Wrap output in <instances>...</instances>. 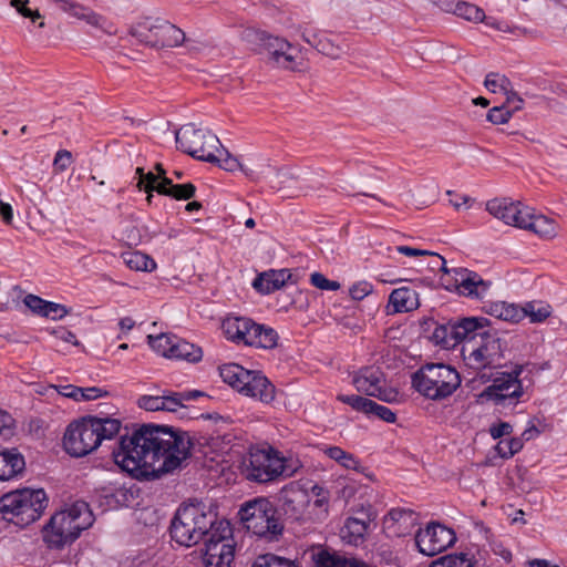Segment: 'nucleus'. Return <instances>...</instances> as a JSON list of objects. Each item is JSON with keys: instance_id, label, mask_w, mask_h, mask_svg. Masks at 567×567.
<instances>
[{"instance_id": "f03ea898", "label": "nucleus", "mask_w": 567, "mask_h": 567, "mask_svg": "<svg viewBox=\"0 0 567 567\" xmlns=\"http://www.w3.org/2000/svg\"><path fill=\"white\" fill-rule=\"evenodd\" d=\"M120 430L121 421L117 419L87 415L69 424L63 446L71 456L82 457L96 450L102 441L112 440Z\"/></svg>"}, {"instance_id": "ea45409f", "label": "nucleus", "mask_w": 567, "mask_h": 567, "mask_svg": "<svg viewBox=\"0 0 567 567\" xmlns=\"http://www.w3.org/2000/svg\"><path fill=\"white\" fill-rule=\"evenodd\" d=\"M175 336H168L165 333H161L158 336H148V344L150 347L156 351L158 354L171 359L174 342H175Z\"/></svg>"}, {"instance_id": "1a4fd4ad", "label": "nucleus", "mask_w": 567, "mask_h": 567, "mask_svg": "<svg viewBox=\"0 0 567 567\" xmlns=\"http://www.w3.org/2000/svg\"><path fill=\"white\" fill-rule=\"evenodd\" d=\"M221 329L228 340L246 346L274 349L278 333L270 327L258 324L249 318L230 316L223 320Z\"/></svg>"}, {"instance_id": "5fc2aeb1", "label": "nucleus", "mask_w": 567, "mask_h": 567, "mask_svg": "<svg viewBox=\"0 0 567 567\" xmlns=\"http://www.w3.org/2000/svg\"><path fill=\"white\" fill-rule=\"evenodd\" d=\"M69 312L70 310L65 306L49 301L48 305L45 306L43 317L52 320H60L64 318L66 315H69Z\"/></svg>"}, {"instance_id": "412c9836", "label": "nucleus", "mask_w": 567, "mask_h": 567, "mask_svg": "<svg viewBox=\"0 0 567 567\" xmlns=\"http://www.w3.org/2000/svg\"><path fill=\"white\" fill-rule=\"evenodd\" d=\"M299 32L305 42L331 59H340L346 52L342 44L336 43L321 31L313 30L308 25H300Z\"/></svg>"}, {"instance_id": "dca6fc26", "label": "nucleus", "mask_w": 567, "mask_h": 567, "mask_svg": "<svg viewBox=\"0 0 567 567\" xmlns=\"http://www.w3.org/2000/svg\"><path fill=\"white\" fill-rule=\"evenodd\" d=\"M355 389L369 396H375L385 402L396 400L398 392L385 388L383 372L379 368L365 367L360 369L352 380Z\"/></svg>"}, {"instance_id": "c03bdc74", "label": "nucleus", "mask_w": 567, "mask_h": 567, "mask_svg": "<svg viewBox=\"0 0 567 567\" xmlns=\"http://www.w3.org/2000/svg\"><path fill=\"white\" fill-rule=\"evenodd\" d=\"M252 567H297L291 560L272 555L265 554L259 556Z\"/></svg>"}, {"instance_id": "338daca9", "label": "nucleus", "mask_w": 567, "mask_h": 567, "mask_svg": "<svg viewBox=\"0 0 567 567\" xmlns=\"http://www.w3.org/2000/svg\"><path fill=\"white\" fill-rule=\"evenodd\" d=\"M0 216L7 225H10L13 219V212L10 204L0 200Z\"/></svg>"}, {"instance_id": "4d7b16f0", "label": "nucleus", "mask_w": 567, "mask_h": 567, "mask_svg": "<svg viewBox=\"0 0 567 567\" xmlns=\"http://www.w3.org/2000/svg\"><path fill=\"white\" fill-rule=\"evenodd\" d=\"M378 416L380 420L392 423L395 421V413L389 408L378 404L373 401V406L370 409V413Z\"/></svg>"}, {"instance_id": "680f3d73", "label": "nucleus", "mask_w": 567, "mask_h": 567, "mask_svg": "<svg viewBox=\"0 0 567 567\" xmlns=\"http://www.w3.org/2000/svg\"><path fill=\"white\" fill-rule=\"evenodd\" d=\"M513 432V426L507 422H499L494 424L489 429V434L494 440H497L504 435H509Z\"/></svg>"}, {"instance_id": "7ed1b4c3", "label": "nucleus", "mask_w": 567, "mask_h": 567, "mask_svg": "<svg viewBox=\"0 0 567 567\" xmlns=\"http://www.w3.org/2000/svg\"><path fill=\"white\" fill-rule=\"evenodd\" d=\"M218 523L213 507L202 502L184 504L178 507L171 522V537L177 544L190 547L198 544L204 536L216 533Z\"/></svg>"}, {"instance_id": "de8ad7c7", "label": "nucleus", "mask_w": 567, "mask_h": 567, "mask_svg": "<svg viewBox=\"0 0 567 567\" xmlns=\"http://www.w3.org/2000/svg\"><path fill=\"white\" fill-rule=\"evenodd\" d=\"M136 174L140 178L137 186L146 193L157 192V187L162 185V181H157V176L152 172L144 173V169L138 167L136 168Z\"/></svg>"}, {"instance_id": "20e7f679", "label": "nucleus", "mask_w": 567, "mask_h": 567, "mask_svg": "<svg viewBox=\"0 0 567 567\" xmlns=\"http://www.w3.org/2000/svg\"><path fill=\"white\" fill-rule=\"evenodd\" d=\"M94 516L84 501H76L66 509L51 516L42 530L43 542L51 549H62L92 526Z\"/></svg>"}, {"instance_id": "bb28decb", "label": "nucleus", "mask_w": 567, "mask_h": 567, "mask_svg": "<svg viewBox=\"0 0 567 567\" xmlns=\"http://www.w3.org/2000/svg\"><path fill=\"white\" fill-rule=\"evenodd\" d=\"M181 396L175 395L173 391H163L162 394L142 395L137 400V405L151 412L166 411L176 412L179 409Z\"/></svg>"}, {"instance_id": "a18cd8bd", "label": "nucleus", "mask_w": 567, "mask_h": 567, "mask_svg": "<svg viewBox=\"0 0 567 567\" xmlns=\"http://www.w3.org/2000/svg\"><path fill=\"white\" fill-rule=\"evenodd\" d=\"M523 449V441L518 437L499 441L496 450L501 457L511 458Z\"/></svg>"}, {"instance_id": "8fccbe9b", "label": "nucleus", "mask_w": 567, "mask_h": 567, "mask_svg": "<svg viewBox=\"0 0 567 567\" xmlns=\"http://www.w3.org/2000/svg\"><path fill=\"white\" fill-rule=\"evenodd\" d=\"M430 567H470L468 561L465 557L447 555L433 561Z\"/></svg>"}, {"instance_id": "ddd939ff", "label": "nucleus", "mask_w": 567, "mask_h": 567, "mask_svg": "<svg viewBox=\"0 0 567 567\" xmlns=\"http://www.w3.org/2000/svg\"><path fill=\"white\" fill-rule=\"evenodd\" d=\"M231 528L227 520H220L216 533L205 543L204 563L206 567H230L235 557V544L230 539Z\"/></svg>"}, {"instance_id": "13d9d810", "label": "nucleus", "mask_w": 567, "mask_h": 567, "mask_svg": "<svg viewBox=\"0 0 567 567\" xmlns=\"http://www.w3.org/2000/svg\"><path fill=\"white\" fill-rule=\"evenodd\" d=\"M373 290V287L371 284L367 281H360L354 284L350 288V295L354 300H362L364 297L370 295Z\"/></svg>"}, {"instance_id": "2eb2a0df", "label": "nucleus", "mask_w": 567, "mask_h": 567, "mask_svg": "<svg viewBox=\"0 0 567 567\" xmlns=\"http://www.w3.org/2000/svg\"><path fill=\"white\" fill-rule=\"evenodd\" d=\"M455 540V533L439 523L429 524L415 535V544L419 551L430 557L444 551L452 546Z\"/></svg>"}, {"instance_id": "a211bd4d", "label": "nucleus", "mask_w": 567, "mask_h": 567, "mask_svg": "<svg viewBox=\"0 0 567 567\" xmlns=\"http://www.w3.org/2000/svg\"><path fill=\"white\" fill-rule=\"evenodd\" d=\"M445 281L447 290L454 289L460 295L472 298H483L491 285L478 274L466 268H453V281Z\"/></svg>"}, {"instance_id": "37998d69", "label": "nucleus", "mask_w": 567, "mask_h": 567, "mask_svg": "<svg viewBox=\"0 0 567 567\" xmlns=\"http://www.w3.org/2000/svg\"><path fill=\"white\" fill-rule=\"evenodd\" d=\"M337 399L340 402L350 405L353 410L364 412L367 414L370 413V409L373 406L372 400L355 394H339Z\"/></svg>"}, {"instance_id": "2f4dec72", "label": "nucleus", "mask_w": 567, "mask_h": 567, "mask_svg": "<svg viewBox=\"0 0 567 567\" xmlns=\"http://www.w3.org/2000/svg\"><path fill=\"white\" fill-rule=\"evenodd\" d=\"M24 468V458L16 450L0 452V481L14 477Z\"/></svg>"}, {"instance_id": "7c9ffc66", "label": "nucleus", "mask_w": 567, "mask_h": 567, "mask_svg": "<svg viewBox=\"0 0 567 567\" xmlns=\"http://www.w3.org/2000/svg\"><path fill=\"white\" fill-rule=\"evenodd\" d=\"M487 313L503 321L516 323L525 318L522 307L506 301L491 302L486 306Z\"/></svg>"}, {"instance_id": "aec40b11", "label": "nucleus", "mask_w": 567, "mask_h": 567, "mask_svg": "<svg viewBox=\"0 0 567 567\" xmlns=\"http://www.w3.org/2000/svg\"><path fill=\"white\" fill-rule=\"evenodd\" d=\"M214 157L215 159L212 163L217 164L220 168L227 172H235L239 169L251 181H258L265 174L266 169L270 167L268 163H259L255 168L247 167L221 145L217 146V150L214 151Z\"/></svg>"}, {"instance_id": "9b49d317", "label": "nucleus", "mask_w": 567, "mask_h": 567, "mask_svg": "<svg viewBox=\"0 0 567 567\" xmlns=\"http://www.w3.org/2000/svg\"><path fill=\"white\" fill-rule=\"evenodd\" d=\"M502 343L495 333L487 332L473 342L463 343L462 357L465 364L473 370L496 367L502 358Z\"/></svg>"}, {"instance_id": "bf43d9fd", "label": "nucleus", "mask_w": 567, "mask_h": 567, "mask_svg": "<svg viewBox=\"0 0 567 567\" xmlns=\"http://www.w3.org/2000/svg\"><path fill=\"white\" fill-rule=\"evenodd\" d=\"M71 153L66 150H61L55 154L53 166L56 171L63 172L71 165Z\"/></svg>"}, {"instance_id": "09e8293b", "label": "nucleus", "mask_w": 567, "mask_h": 567, "mask_svg": "<svg viewBox=\"0 0 567 567\" xmlns=\"http://www.w3.org/2000/svg\"><path fill=\"white\" fill-rule=\"evenodd\" d=\"M513 115V111L505 105L494 106L487 113V120L493 124H505Z\"/></svg>"}, {"instance_id": "864d4df0", "label": "nucleus", "mask_w": 567, "mask_h": 567, "mask_svg": "<svg viewBox=\"0 0 567 567\" xmlns=\"http://www.w3.org/2000/svg\"><path fill=\"white\" fill-rule=\"evenodd\" d=\"M452 323L453 322H450L447 326H439L434 329L432 338L436 343L443 344L444 347H453L455 344L450 334Z\"/></svg>"}, {"instance_id": "69168bd1", "label": "nucleus", "mask_w": 567, "mask_h": 567, "mask_svg": "<svg viewBox=\"0 0 567 567\" xmlns=\"http://www.w3.org/2000/svg\"><path fill=\"white\" fill-rule=\"evenodd\" d=\"M396 251L408 257L434 255V252L430 250L417 249L409 246H398Z\"/></svg>"}, {"instance_id": "6e6552de", "label": "nucleus", "mask_w": 567, "mask_h": 567, "mask_svg": "<svg viewBox=\"0 0 567 567\" xmlns=\"http://www.w3.org/2000/svg\"><path fill=\"white\" fill-rule=\"evenodd\" d=\"M219 375L243 395L262 403H270L275 399L274 384L260 371L247 370L237 363H226L219 367Z\"/></svg>"}, {"instance_id": "5701e85b", "label": "nucleus", "mask_w": 567, "mask_h": 567, "mask_svg": "<svg viewBox=\"0 0 567 567\" xmlns=\"http://www.w3.org/2000/svg\"><path fill=\"white\" fill-rule=\"evenodd\" d=\"M487 319L485 318H463L451 324L450 334L454 343L457 342H475L481 338V334H486L484 330Z\"/></svg>"}, {"instance_id": "39448f33", "label": "nucleus", "mask_w": 567, "mask_h": 567, "mask_svg": "<svg viewBox=\"0 0 567 567\" xmlns=\"http://www.w3.org/2000/svg\"><path fill=\"white\" fill-rule=\"evenodd\" d=\"M458 371L445 363H426L412 375V386L431 401H442L461 386Z\"/></svg>"}, {"instance_id": "f8f14e48", "label": "nucleus", "mask_w": 567, "mask_h": 567, "mask_svg": "<svg viewBox=\"0 0 567 567\" xmlns=\"http://www.w3.org/2000/svg\"><path fill=\"white\" fill-rule=\"evenodd\" d=\"M290 475L285 466V458L271 446L252 449L249 453V463L246 466V476L249 481L267 483L280 475Z\"/></svg>"}, {"instance_id": "e433bc0d", "label": "nucleus", "mask_w": 567, "mask_h": 567, "mask_svg": "<svg viewBox=\"0 0 567 567\" xmlns=\"http://www.w3.org/2000/svg\"><path fill=\"white\" fill-rule=\"evenodd\" d=\"M322 451L324 455L336 461L344 468L359 471L360 462L353 454L342 450L339 446H326Z\"/></svg>"}, {"instance_id": "72a5a7b5", "label": "nucleus", "mask_w": 567, "mask_h": 567, "mask_svg": "<svg viewBox=\"0 0 567 567\" xmlns=\"http://www.w3.org/2000/svg\"><path fill=\"white\" fill-rule=\"evenodd\" d=\"M196 187L192 183L173 184L172 179L164 177L162 185L157 187L159 195L171 196L178 200H186L195 195Z\"/></svg>"}, {"instance_id": "4c0bfd02", "label": "nucleus", "mask_w": 567, "mask_h": 567, "mask_svg": "<svg viewBox=\"0 0 567 567\" xmlns=\"http://www.w3.org/2000/svg\"><path fill=\"white\" fill-rule=\"evenodd\" d=\"M126 266L132 270L153 271L156 268L154 259L141 251H132L124 255Z\"/></svg>"}, {"instance_id": "4be33fe9", "label": "nucleus", "mask_w": 567, "mask_h": 567, "mask_svg": "<svg viewBox=\"0 0 567 567\" xmlns=\"http://www.w3.org/2000/svg\"><path fill=\"white\" fill-rule=\"evenodd\" d=\"M279 501L287 516L299 519L308 504V494L295 484H289L279 492Z\"/></svg>"}, {"instance_id": "473e14b6", "label": "nucleus", "mask_w": 567, "mask_h": 567, "mask_svg": "<svg viewBox=\"0 0 567 567\" xmlns=\"http://www.w3.org/2000/svg\"><path fill=\"white\" fill-rule=\"evenodd\" d=\"M58 391L61 395L78 402L95 400L107 394L106 391L97 386L80 388L73 384L61 385Z\"/></svg>"}, {"instance_id": "c756f323", "label": "nucleus", "mask_w": 567, "mask_h": 567, "mask_svg": "<svg viewBox=\"0 0 567 567\" xmlns=\"http://www.w3.org/2000/svg\"><path fill=\"white\" fill-rule=\"evenodd\" d=\"M157 29L159 33L157 34L154 49L176 48L188 41L185 32L167 20L163 19L161 27Z\"/></svg>"}, {"instance_id": "4468645a", "label": "nucleus", "mask_w": 567, "mask_h": 567, "mask_svg": "<svg viewBox=\"0 0 567 567\" xmlns=\"http://www.w3.org/2000/svg\"><path fill=\"white\" fill-rule=\"evenodd\" d=\"M264 51L267 53V63L272 68L288 71L305 69L299 50L284 38L271 35Z\"/></svg>"}, {"instance_id": "6e6d98bb", "label": "nucleus", "mask_w": 567, "mask_h": 567, "mask_svg": "<svg viewBox=\"0 0 567 567\" xmlns=\"http://www.w3.org/2000/svg\"><path fill=\"white\" fill-rule=\"evenodd\" d=\"M14 421L4 410L0 409V436L9 437L13 434Z\"/></svg>"}, {"instance_id": "393cba45", "label": "nucleus", "mask_w": 567, "mask_h": 567, "mask_svg": "<svg viewBox=\"0 0 567 567\" xmlns=\"http://www.w3.org/2000/svg\"><path fill=\"white\" fill-rule=\"evenodd\" d=\"M389 313L411 312L420 307L419 293L408 286L394 289L388 301Z\"/></svg>"}, {"instance_id": "c9c22d12", "label": "nucleus", "mask_w": 567, "mask_h": 567, "mask_svg": "<svg viewBox=\"0 0 567 567\" xmlns=\"http://www.w3.org/2000/svg\"><path fill=\"white\" fill-rule=\"evenodd\" d=\"M239 38L252 50L261 52L265 50L267 41L271 38V34L254 27H245L240 31Z\"/></svg>"}, {"instance_id": "f3484780", "label": "nucleus", "mask_w": 567, "mask_h": 567, "mask_svg": "<svg viewBox=\"0 0 567 567\" xmlns=\"http://www.w3.org/2000/svg\"><path fill=\"white\" fill-rule=\"evenodd\" d=\"M523 367H516L511 373L501 372L482 393V396L501 404L506 400L517 401L523 395L522 382L518 380Z\"/></svg>"}, {"instance_id": "603ef678", "label": "nucleus", "mask_w": 567, "mask_h": 567, "mask_svg": "<svg viewBox=\"0 0 567 567\" xmlns=\"http://www.w3.org/2000/svg\"><path fill=\"white\" fill-rule=\"evenodd\" d=\"M49 301L40 298L39 296L29 293L24 297L23 303L35 315L43 317L45 306Z\"/></svg>"}, {"instance_id": "79ce46f5", "label": "nucleus", "mask_w": 567, "mask_h": 567, "mask_svg": "<svg viewBox=\"0 0 567 567\" xmlns=\"http://www.w3.org/2000/svg\"><path fill=\"white\" fill-rule=\"evenodd\" d=\"M511 84V81L505 75L495 72L488 73L484 81L485 87L492 93L507 92Z\"/></svg>"}, {"instance_id": "49530a36", "label": "nucleus", "mask_w": 567, "mask_h": 567, "mask_svg": "<svg viewBox=\"0 0 567 567\" xmlns=\"http://www.w3.org/2000/svg\"><path fill=\"white\" fill-rule=\"evenodd\" d=\"M344 529L351 542H357L362 538L368 529V524L359 518L349 517L346 522Z\"/></svg>"}, {"instance_id": "a878e982", "label": "nucleus", "mask_w": 567, "mask_h": 567, "mask_svg": "<svg viewBox=\"0 0 567 567\" xmlns=\"http://www.w3.org/2000/svg\"><path fill=\"white\" fill-rule=\"evenodd\" d=\"M520 229L529 230L543 239H551L557 235V224L554 219L540 214H535L528 207L527 216L520 220Z\"/></svg>"}, {"instance_id": "423d86ee", "label": "nucleus", "mask_w": 567, "mask_h": 567, "mask_svg": "<svg viewBox=\"0 0 567 567\" xmlns=\"http://www.w3.org/2000/svg\"><path fill=\"white\" fill-rule=\"evenodd\" d=\"M47 505L48 497L43 489H17L0 497V513L20 527L39 519Z\"/></svg>"}, {"instance_id": "3c124183", "label": "nucleus", "mask_w": 567, "mask_h": 567, "mask_svg": "<svg viewBox=\"0 0 567 567\" xmlns=\"http://www.w3.org/2000/svg\"><path fill=\"white\" fill-rule=\"evenodd\" d=\"M310 282L318 289L336 291L340 289V284L334 280H329L320 272H313L310 276Z\"/></svg>"}, {"instance_id": "6ab92c4d", "label": "nucleus", "mask_w": 567, "mask_h": 567, "mask_svg": "<svg viewBox=\"0 0 567 567\" xmlns=\"http://www.w3.org/2000/svg\"><path fill=\"white\" fill-rule=\"evenodd\" d=\"M486 210L506 225L520 228V220L527 216L528 206L511 198H494L487 202Z\"/></svg>"}, {"instance_id": "0eeeda50", "label": "nucleus", "mask_w": 567, "mask_h": 567, "mask_svg": "<svg viewBox=\"0 0 567 567\" xmlns=\"http://www.w3.org/2000/svg\"><path fill=\"white\" fill-rule=\"evenodd\" d=\"M244 527L254 535L267 540L277 539L284 530L277 507L266 497L245 502L238 512Z\"/></svg>"}, {"instance_id": "e2e57ef3", "label": "nucleus", "mask_w": 567, "mask_h": 567, "mask_svg": "<svg viewBox=\"0 0 567 567\" xmlns=\"http://www.w3.org/2000/svg\"><path fill=\"white\" fill-rule=\"evenodd\" d=\"M506 96V103L513 105L512 111H518L523 106V99L513 90L512 84L509 85V91L503 92Z\"/></svg>"}, {"instance_id": "9d476101", "label": "nucleus", "mask_w": 567, "mask_h": 567, "mask_svg": "<svg viewBox=\"0 0 567 567\" xmlns=\"http://www.w3.org/2000/svg\"><path fill=\"white\" fill-rule=\"evenodd\" d=\"M175 141L178 150L204 162H213L215 159L214 151L220 146L216 135L196 128L192 123L176 131Z\"/></svg>"}, {"instance_id": "774afa93", "label": "nucleus", "mask_w": 567, "mask_h": 567, "mask_svg": "<svg viewBox=\"0 0 567 567\" xmlns=\"http://www.w3.org/2000/svg\"><path fill=\"white\" fill-rule=\"evenodd\" d=\"M175 395L181 396L179 409L184 408V401L195 400L198 396L204 395L200 391H188V392H175Z\"/></svg>"}, {"instance_id": "0e129e2a", "label": "nucleus", "mask_w": 567, "mask_h": 567, "mask_svg": "<svg viewBox=\"0 0 567 567\" xmlns=\"http://www.w3.org/2000/svg\"><path fill=\"white\" fill-rule=\"evenodd\" d=\"M52 334H54L58 339H60L64 342H68V343L74 344V346L79 344L76 336L72 331L66 330L65 328L54 329V330H52Z\"/></svg>"}, {"instance_id": "cd10ccee", "label": "nucleus", "mask_w": 567, "mask_h": 567, "mask_svg": "<svg viewBox=\"0 0 567 567\" xmlns=\"http://www.w3.org/2000/svg\"><path fill=\"white\" fill-rule=\"evenodd\" d=\"M162 20L161 18L152 17L142 18L130 27L128 33L135 38L138 43L154 49L157 34L159 33L157 28L161 27Z\"/></svg>"}, {"instance_id": "f257e3e1", "label": "nucleus", "mask_w": 567, "mask_h": 567, "mask_svg": "<svg viewBox=\"0 0 567 567\" xmlns=\"http://www.w3.org/2000/svg\"><path fill=\"white\" fill-rule=\"evenodd\" d=\"M188 432L167 425L142 424L130 436H121L113 450L114 462L137 480H156L179 470L190 457Z\"/></svg>"}, {"instance_id": "c85d7f7f", "label": "nucleus", "mask_w": 567, "mask_h": 567, "mask_svg": "<svg viewBox=\"0 0 567 567\" xmlns=\"http://www.w3.org/2000/svg\"><path fill=\"white\" fill-rule=\"evenodd\" d=\"M291 274L288 269L268 270L259 274L252 281V287L264 293L269 295L285 286L290 279Z\"/></svg>"}, {"instance_id": "f704fd0d", "label": "nucleus", "mask_w": 567, "mask_h": 567, "mask_svg": "<svg viewBox=\"0 0 567 567\" xmlns=\"http://www.w3.org/2000/svg\"><path fill=\"white\" fill-rule=\"evenodd\" d=\"M203 358V351L199 347L175 338L171 359L186 360L188 362H198Z\"/></svg>"}, {"instance_id": "58836bf2", "label": "nucleus", "mask_w": 567, "mask_h": 567, "mask_svg": "<svg viewBox=\"0 0 567 567\" xmlns=\"http://www.w3.org/2000/svg\"><path fill=\"white\" fill-rule=\"evenodd\" d=\"M522 310L525 312V318L528 317L533 323L545 321L551 313V307L549 305L536 301L526 302L522 307Z\"/></svg>"}, {"instance_id": "b1692460", "label": "nucleus", "mask_w": 567, "mask_h": 567, "mask_svg": "<svg viewBox=\"0 0 567 567\" xmlns=\"http://www.w3.org/2000/svg\"><path fill=\"white\" fill-rule=\"evenodd\" d=\"M78 20L85 21L89 25L101 30L109 35L116 34V28L106 17L93 11L91 8L73 0L64 12Z\"/></svg>"}, {"instance_id": "a19ab883", "label": "nucleus", "mask_w": 567, "mask_h": 567, "mask_svg": "<svg viewBox=\"0 0 567 567\" xmlns=\"http://www.w3.org/2000/svg\"><path fill=\"white\" fill-rule=\"evenodd\" d=\"M454 14L471 22H482L485 19V13L481 8L463 1L456 3Z\"/></svg>"}, {"instance_id": "052dcab7", "label": "nucleus", "mask_w": 567, "mask_h": 567, "mask_svg": "<svg viewBox=\"0 0 567 567\" xmlns=\"http://www.w3.org/2000/svg\"><path fill=\"white\" fill-rule=\"evenodd\" d=\"M11 4L18 10L20 14H22L25 18H30L32 21H35V19L41 18V14L38 10L32 11L28 8V0H11Z\"/></svg>"}]
</instances>
